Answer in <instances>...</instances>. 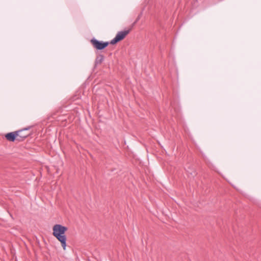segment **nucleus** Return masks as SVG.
Here are the masks:
<instances>
[{
    "label": "nucleus",
    "mask_w": 261,
    "mask_h": 261,
    "mask_svg": "<svg viewBox=\"0 0 261 261\" xmlns=\"http://www.w3.org/2000/svg\"><path fill=\"white\" fill-rule=\"evenodd\" d=\"M68 228L60 224H56L53 227V235L61 243L63 249L66 248V237L65 232Z\"/></svg>",
    "instance_id": "obj_1"
},
{
    "label": "nucleus",
    "mask_w": 261,
    "mask_h": 261,
    "mask_svg": "<svg viewBox=\"0 0 261 261\" xmlns=\"http://www.w3.org/2000/svg\"><path fill=\"white\" fill-rule=\"evenodd\" d=\"M129 31L130 30L119 32L117 34L116 37L111 41L110 43L111 44H115L118 42L121 41L126 36Z\"/></svg>",
    "instance_id": "obj_2"
},
{
    "label": "nucleus",
    "mask_w": 261,
    "mask_h": 261,
    "mask_svg": "<svg viewBox=\"0 0 261 261\" xmlns=\"http://www.w3.org/2000/svg\"><path fill=\"white\" fill-rule=\"evenodd\" d=\"M90 42L93 47L98 50L104 49L109 44L108 42L99 41L95 39H92Z\"/></svg>",
    "instance_id": "obj_3"
},
{
    "label": "nucleus",
    "mask_w": 261,
    "mask_h": 261,
    "mask_svg": "<svg viewBox=\"0 0 261 261\" xmlns=\"http://www.w3.org/2000/svg\"><path fill=\"white\" fill-rule=\"evenodd\" d=\"M18 134L19 133H16V132L9 133L5 135V138L9 141L13 142L15 140L20 141V139L18 138Z\"/></svg>",
    "instance_id": "obj_4"
},
{
    "label": "nucleus",
    "mask_w": 261,
    "mask_h": 261,
    "mask_svg": "<svg viewBox=\"0 0 261 261\" xmlns=\"http://www.w3.org/2000/svg\"><path fill=\"white\" fill-rule=\"evenodd\" d=\"M16 133H19V135H18V138L20 139V141L22 140L23 139L25 138L28 135L24 134L23 133V130H18L16 131Z\"/></svg>",
    "instance_id": "obj_5"
}]
</instances>
